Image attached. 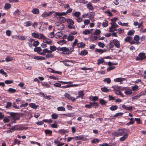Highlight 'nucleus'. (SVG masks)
Masks as SVG:
<instances>
[{
	"instance_id": "nucleus-1",
	"label": "nucleus",
	"mask_w": 146,
	"mask_h": 146,
	"mask_svg": "<svg viewBox=\"0 0 146 146\" xmlns=\"http://www.w3.org/2000/svg\"><path fill=\"white\" fill-rule=\"evenodd\" d=\"M72 9L69 8L66 12H56L53 14V16L54 17L64 16L66 15L68 13H71L72 11Z\"/></svg>"
},
{
	"instance_id": "nucleus-2",
	"label": "nucleus",
	"mask_w": 146,
	"mask_h": 146,
	"mask_svg": "<svg viewBox=\"0 0 146 146\" xmlns=\"http://www.w3.org/2000/svg\"><path fill=\"white\" fill-rule=\"evenodd\" d=\"M57 50H60L63 51V53L66 54H70L72 51L73 50H72L71 51V48L70 49L69 48H66L65 47L60 48H59V49L58 48Z\"/></svg>"
},
{
	"instance_id": "nucleus-3",
	"label": "nucleus",
	"mask_w": 146,
	"mask_h": 146,
	"mask_svg": "<svg viewBox=\"0 0 146 146\" xmlns=\"http://www.w3.org/2000/svg\"><path fill=\"white\" fill-rule=\"evenodd\" d=\"M32 36L34 38L42 39L45 38V36L43 34L33 33L32 34Z\"/></svg>"
},
{
	"instance_id": "nucleus-4",
	"label": "nucleus",
	"mask_w": 146,
	"mask_h": 146,
	"mask_svg": "<svg viewBox=\"0 0 146 146\" xmlns=\"http://www.w3.org/2000/svg\"><path fill=\"white\" fill-rule=\"evenodd\" d=\"M138 57L136 58V60H144L146 58V55L145 56V53L143 52L140 53L138 55Z\"/></svg>"
},
{
	"instance_id": "nucleus-5",
	"label": "nucleus",
	"mask_w": 146,
	"mask_h": 146,
	"mask_svg": "<svg viewBox=\"0 0 146 146\" xmlns=\"http://www.w3.org/2000/svg\"><path fill=\"white\" fill-rule=\"evenodd\" d=\"M50 50H48L47 48H45V50L47 54H50L52 53V52L55 51L57 48L55 46H50Z\"/></svg>"
},
{
	"instance_id": "nucleus-6",
	"label": "nucleus",
	"mask_w": 146,
	"mask_h": 146,
	"mask_svg": "<svg viewBox=\"0 0 146 146\" xmlns=\"http://www.w3.org/2000/svg\"><path fill=\"white\" fill-rule=\"evenodd\" d=\"M45 50V48L44 49L42 52V49L40 47H36L34 49V51H35L37 52L39 54L41 55H43L45 53H46V52H45L46 51Z\"/></svg>"
},
{
	"instance_id": "nucleus-7",
	"label": "nucleus",
	"mask_w": 146,
	"mask_h": 146,
	"mask_svg": "<svg viewBox=\"0 0 146 146\" xmlns=\"http://www.w3.org/2000/svg\"><path fill=\"white\" fill-rule=\"evenodd\" d=\"M64 96L69 100L72 102H74L76 100V98L71 96L70 95L67 93H66L64 95Z\"/></svg>"
},
{
	"instance_id": "nucleus-8",
	"label": "nucleus",
	"mask_w": 146,
	"mask_h": 146,
	"mask_svg": "<svg viewBox=\"0 0 146 146\" xmlns=\"http://www.w3.org/2000/svg\"><path fill=\"white\" fill-rule=\"evenodd\" d=\"M56 12H55L54 11H52L49 12L48 13H47L46 12H44L42 15V16L43 17H47L49 16H50L53 13H55Z\"/></svg>"
},
{
	"instance_id": "nucleus-9",
	"label": "nucleus",
	"mask_w": 146,
	"mask_h": 146,
	"mask_svg": "<svg viewBox=\"0 0 146 146\" xmlns=\"http://www.w3.org/2000/svg\"><path fill=\"white\" fill-rule=\"evenodd\" d=\"M62 62L66 66H69L71 65L70 64H68L66 62H70L72 63H73V64H74L75 63H77V62L74 61L72 60H66L65 61H62Z\"/></svg>"
},
{
	"instance_id": "nucleus-10",
	"label": "nucleus",
	"mask_w": 146,
	"mask_h": 146,
	"mask_svg": "<svg viewBox=\"0 0 146 146\" xmlns=\"http://www.w3.org/2000/svg\"><path fill=\"white\" fill-rule=\"evenodd\" d=\"M118 130L119 136L122 135L123 134H125V132H126V131L125 132V131L126 129H119Z\"/></svg>"
},
{
	"instance_id": "nucleus-11",
	"label": "nucleus",
	"mask_w": 146,
	"mask_h": 146,
	"mask_svg": "<svg viewBox=\"0 0 146 146\" xmlns=\"http://www.w3.org/2000/svg\"><path fill=\"white\" fill-rule=\"evenodd\" d=\"M99 36H97L93 33L91 35L90 37V38L91 40L94 41L97 40V39L99 38Z\"/></svg>"
},
{
	"instance_id": "nucleus-12",
	"label": "nucleus",
	"mask_w": 146,
	"mask_h": 146,
	"mask_svg": "<svg viewBox=\"0 0 146 146\" xmlns=\"http://www.w3.org/2000/svg\"><path fill=\"white\" fill-rule=\"evenodd\" d=\"M113 42L115 46L117 48H119L120 46L119 42L118 40L117 39H114L113 40Z\"/></svg>"
},
{
	"instance_id": "nucleus-13",
	"label": "nucleus",
	"mask_w": 146,
	"mask_h": 146,
	"mask_svg": "<svg viewBox=\"0 0 146 146\" xmlns=\"http://www.w3.org/2000/svg\"><path fill=\"white\" fill-rule=\"evenodd\" d=\"M43 39V42L44 43H46L48 44H51L52 41L49 38H45H45Z\"/></svg>"
},
{
	"instance_id": "nucleus-14",
	"label": "nucleus",
	"mask_w": 146,
	"mask_h": 146,
	"mask_svg": "<svg viewBox=\"0 0 146 146\" xmlns=\"http://www.w3.org/2000/svg\"><path fill=\"white\" fill-rule=\"evenodd\" d=\"M128 137V135L127 133H125L124 135L119 139L120 141H125Z\"/></svg>"
},
{
	"instance_id": "nucleus-15",
	"label": "nucleus",
	"mask_w": 146,
	"mask_h": 146,
	"mask_svg": "<svg viewBox=\"0 0 146 146\" xmlns=\"http://www.w3.org/2000/svg\"><path fill=\"white\" fill-rule=\"evenodd\" d=\"M87 7L90 11H92L94 9V7L92 6V4L90 2L89 3L86 5Z\"/></svg>"
},
{
	"instance_id": "nucleus-16",
	"label": "nucleus",
	"mask_w": 146,
	"mask_h": 146,
	"mask_svg": "<svg viewBox=\"0 0 146 146\" xmlns=\"http://www.w3.org/2000/svg\"><path fill=\"white\" fill-rule=\"evenodd\" d=\"M61 16H59V17L57 18V19L59 21L63 23H64L66 21V19L65 18Z\"/></svg>"
},
{
	"instance_id": "nucleus-17",
	"label": "nucleus",
	"mask_w": 146,
	"mask_h": 146,
	"mask_svg": "<svg viewBox=\"0 0 146 146\" xmlns=\"http://www.w3.org/2000/svg\"><path fill=\"white\" fill-rule=\"evenodd\" d=\"M58 29V30H61L64 28V25L63 24L60 23L57 25Z\"/></svg>"
},
{
	"instance_id": "nucleus-18",
	"label": "nucleus",
	"mask_w": 146,
	"mask_h": 146,
	"mask_svg": "<svg viewBox=\"0 0 146 146\" xmlns=\"http://www.w3.org/2000/svg\"><path fill=\"white\" fill-rule=\"evenodd\" d=\"M61 115L63 116H66L67 117H73L74 116V113H68L67 114H62Z\"/></svg>"
},
{
	"instance_id": "nucleus-19",
	"label": "nucleus",
	"mask_w": 146,
	"mask_h": 146,
	"mask_svg": "<svg viewBox=\"0 0 146 146\" xmlns=\"http://www.w3.org/2000/svg\"><path fill=\"white\" fill-rule=\"evenodd\" d=\"M67 38L68 40L72 41L74 39V36L73 35H72V34H69L67 36Z\"/></svg>"
},
{
	"instance_id": "nucleus-20",
	"label": "nucleus",
	"mask_w": 146,
	"mask_h": 146,
	"mask_svg": "<svg viewBox=\"0 0 146 146\" xmlns=\"http://www.w3.org/2000/svg\"><path fill=\"white\" fill-rule=\"evenodd\" d=\"M62 34L61 33L58 32L56 34L54 35L56 38H62Z\"/></svg>"
},
{
	"instance_id": "nucleus-21",
	"label": "nucleus",
	"mask_w": 146,
	"mask_h": 146,
	"mask_svg": "<svg viewBox=\"0 0 146 146\" xmlns=\"http://www.w3.org/2000/svg\"><path fill=\"white\" fill-rule=\"evenodd\" d=\"M81 13L79 12H76L74 13H72V15L73 16H75L76 17H78L80 15Z\"/></svg>"
},
{
	"instance_id": "nucleus-22",
	"label": "nucleus",
	"mask_w": 146,
	"mask_h": 146,
	"mask_svg": "<svg viewBox=\"0 0 146 146\" xmlns=\"http://www.w3.org/2000/svg\"><path fill=\"white\" fill-rule=\"evenodd\" d=\"M66 22L68 23V25H73L74 24V22L72 19H67Z\"/></svg>"
},
{
	"instance_id": "nucleus-23",
	"label": "nucleus",
	"mask_w": 146,
	"mask_h": 146,
	"mask_svg": "<svg viewBox=\"0 0 146 146\" xmlns=\"http://www.w3.org/2000/svg\"><path fill=\"white\" fill-rule=\"evenodd\" d=\"M32 13L35 14H37L39 13V9L37 8H34L32 11Z\"/></svg>"
},
{
	"instance_id": "nucleus-24",
	"label": "nucleus",
	"mask_w": 146,
	"mask_h": 146,
	"mask_svg": "<svg viewBox=\"0 0 146 146\" xmlns=\"http://www.w3.org/2000/svg\"><path fill=\"white\" fill-rule=\"evenodd\" d=\"M88 52L87 50H82L79 54L81 55L85 56L87 54Z\"/></svg>"
},
{
	"instance_id": "nucleus-25",
	"label": "nucleus",
	"mask_w": 146,
	"mask_h": 146,
	"mask_svg": "<svg viewBox=\"0 0 146 146\" xmlns=\"http://www.w3.org/2000/svg\"><path fill=\"white\" fill-rule=\"evenodd\" d=\"M32 24V23L30 21H27L24 23V26L27 27L31 26Z\"/></svg>"
},
{
	"instance_id": "nucleus-26",
	"label": "nucleus",
	"mask_w": 146,
	"mask_h": 146,
	"mask_svg": "<svg viewBox=\"0 0 146 146\" xmlns=\"http://www.w3.org/2000/svg\"><path fill=\"white\" fill-rule=\"evenodd\" d=\"M34 58L36 60H44L45 58L41 56H35L34 57Z\"/></svg>"
},
{
	"instance_id": "nucleus-27",
	"label": "nucleus",
	"mask_w": 146,
	"mask_h": 146,
	"mask_svg": "<svg viewBox=\"0 0 146 146\" xmlns=\"http://www.w3.org/2000/svg\"><path fill=\"white\" fill-rule=\"evenodd\" d=\"M111 28H116L118 27V25L114 22H112L111 23Z\"/></svg>"
},
{
	"instance_id": "nucleus-28",
	"label": "nucleus",
	"mask_w": 146,
	"mask_h": 146,
	"mask_svg": "<svg viewBox=\"0 0 146 146\" xmlns=\"http://www.w3.org/2000/svg\"><path fill=\"white\" fill-rule=\"evenodd\" d=\"M90 104H92V107H94L95 108H96L98 107L99 104L97 102H90Z\"/></svg>"
},
{
	"instance_id": "nucleus-29",
	"label": "nucleus",
	"mask_w": 146,
	"mask_h": 146,
	"mask_svg": "<svg viewBox=\"0 0 146 146\" xmlns=\"http://www.w3.org/2000/svg\"><path fill=\"white\" fill-rule=\"evenodd\" d=\"M96 52L100 53H102L104 52H106V49H104L103 50L101 49H97L96 50Z\"/></svg>"
},
{
	"instance_id": "nucleus-30",
	"label": "nucleus",
	"mask_w": 146,
	"mask_h": 146,
	"mask_svg": "<svg viewBox=\"0 0 146 146\" xmlns=\"http://www.w3.org/2000/svg\"><path fill=\"white\" fill-rule=\"evenodd\" d=\"M132 93V91L130 89H127L124 92V93L126 95L131 94Z\"/></svg>"
},
{
	"instance_id": "nucleus-31",
	"label": "nucleus",
	"mask_w": 146,
	"mask_h": 146,
	"mask_svg": "<svg viewBox=\"0 0 146 146\" xmlns=\"http://www.w3.org/2000/svg\"><path fill=\"white\" fill-rule=\"evenodd\" d=\"M125 78H117L114 79V81L115 82H121L123 81Z\"/></svg>"
},
{
	"instance_id": "nucleus-32",
	"label": "nucleus",
	"mask_w": 146,
	"mask_h": 146,
	"mask_svg": "<svg viewBox=\"0 0 146 146\" xmlns=\"http://www.w3.org/2000/svg\"><path fill=\"white\" fill-rule=\"evenodd\" d=\"M131 37L129 36H127L124 39V41L125 42H129L130 40L132 39Z\"/></svg>"
},
{
	"instance_id": "nucleus-33",
	"label": "nucleus",
	"mask_w": 146,
	"mask_h": 146,
	"mask_svg": "<svg viewBox=\"0 0 146 146\" xmlns=\"http://www.w3.org/2000/svg\"><path fill=\"white\" fill-rule=\"evenodd\" d=\"M123 113H122L121 112L117 113H116L115 114L114 116H113L112 118H109V119H113V117H117L118 116L122 115H123Z\"/></svg>"
},
{
	"instance_id": "nucleus-34",
	"label": "nucleus",
	"mask_w": 146,
	"mask_h": 146,
	"mask_svg": "<svg viewBox=\"0 0 146 146\" xmlns=\"http://www.w3.org/2000/svg\"><path fill=\"white\" fill-rule=\"evenodd\" d=\"M29 106L34 109H36L37 108V106L34 103H30L29 104Z\"/></svg>"
},
{
	"instance_id": "nucleus-35",
	"label": "nucleus",
	"mask_w": 146,
	"mask_h": 146,
	"mask_svg": "<svg viewBox=\"0 0 146 146\" xmlns=\"http://www.w3.org/2000/svg\"><path fill=\"white\" fill-rule=\"evenodd\" d=\"M90 31L88 29H86L83 32V33L85 35H87L91 33Z\"/></svg>"
},
{
	"instance_id": "nucleus-36",
	"label": "nucleus",
	"mask_w": 146,
	"mask_h": 146,
	"mask_svg": "<svg viewBox=\"0 0 146 146\" xmlns=\"http://www.w3.org/2000/svg\"><path fill=\"white\" fill-rule=\"evenodd\" d=\"M117 105L112 106L110 108V109L112 111H114L116 110L117 109Z\"/></svg>"
},
{
	"instance_id": "nucleus-37",
	"label": "nucleus",
	"mask_w": 146,
	"mask_h": 146,
	"mask_svg": "<svg viewBox=\"0 0 146 146\" xmlns=\"http://www.w3.org/2000/svg\"><path fill=\"white\" fill-rule=\"evenodd\" d=\"M11 7V5L9 3H7L5 4L4 8L5 9H9Z\"/></svg>"
},
{
	"instance_id": "nucleus-38",
	"label": "nucleus",
	"mask_w": 146,
	"mask_h": 146,
	"mask_svg": "<svg viewBox=\"0 0 146 146\" xmlns=\"http://www.w3.org/2000/svg\"><path fill=\"white\" fill-rule=\"evenodd\" d=\"M16 90L11 88H10L8 90V91L10 93H14L16 92Z\"/></svg>"
},
{
	"instance_id": "nucleus-39",
	"label": "nucleus",
	"mask_w": 146,
	"mask_h": 146,
	"mask_svg": "<svg viewBox=\"0 0 146 146\" xmlns=\"http://www.w3.org/2000/svg\"><path fill=\"white\" fill-rule=\"evenodd\" d=\"M77 46L78 47H84L85 46V44L83 42H80L77 44Z\"/></svg>"
},
{
	"instance_id": "nucleus-40",
	"label": "nucleus",
	"mask_w": 146,
	"mask_h": 146,
	"mask_svg": "<svg viewBox=\"0 0 146 146\" xmlns=\"http://www.w3.org/2000/svg\"><path fill=\"white\" fill-rule=\"evenodd\" d=\"M17 37L19 40H24L26 39V37L24 36H18Z\"/></svg>"
},
{
	"instance_id": "nucleus-41",
	"label": "nucleus",
	"mask_w": 146,
	"mask_h": 146,
	"mask_svg": "<svg viewBox=\"0 0 146 146\" xmlns=\"http://www.w3.org/2000/svg\"><path fill=\"white\" fill-rule=\"evenodd\" d=\"M57 110L58 111H65V108L62 106L59 107L57 108Z\"/></svg>"
},
{
	"instance_id": "nucleus-42",
	"label": "nucleus",
	"mask_w": 146,
	"mask_h": 146,
	"mask_svg": "<svg viewBox=\"0 0 146 146\" xmlns=\"http://www.w3.org/2000/svg\"><path fill=\"white\" fill-rule=\"evenodd\" d=\"M101 90L104 92H107L109 91V89L106 87H103L101 88Z\"/></svg>"
},
{
	"instance_id": "nucleus-43",
	"label": "nucleus",
	"mask_w": 146,
	"mask_h": 146,
	"mask_svg": "<svg viewBox=\"0 0 146 146\" xmlns=\"http://www.w3.org/2000/svg\"><path fill=\"white\" fill-rule=\"evenodd\" d=\"M95 15V13L94 12H91L89 13V17L90 19L94 18Z\"/></svg>"
},
{
	"instance_id": "nucleus-44",
	"label": "nucleus",
	"mask_w": 146,
	"mask_h": 146,
	"mask_svg": "<svg viewBox=\"0 0 146 146\" xmlns=\"http://www.w3.org/2000/svg\"><path fill=\"white\" fill-rule=\"evenodd\" d=\"M103 81L104 82H106L107 83L109 84L111 82V80L110 78H107L104 79Z\"/></svg>"
},
{
	"instance_id": "nucleus-45",
	"label": "nucleus",
	"mask_w": 146,
	"mask_h": 146,
	"mask_svg": "<svg viewBox=\"0 0 146 146\" xmlns=\"http://www.w3.org/2000/svg\"><path fill=\"white\" fill-rule=\"evenodd\" d=\"M12 105V103L10 102H7V104L5 106V108H9Z\"/></svg>"
},
{
	"instance_id": "nucleus-46",
	"label": "nucleus",
	"mask_w": 146,
	"mask_h": 146,
	"mask_svg": "<svg viewBox=\"0 0 146 146\" xmlns=\"http://www.w3.org/2000/svg\"><path fill=\"white\" fill-rule=\"evenodd\" d=\"M101 33V31L99 29H96L95 32L93 33L95 35L98 36Z\"/></svg>"
},
{
	"instance_id": "nucleus-47",
	"label": "nucleus",
	"mask_w": 146,
	"mask_h": 146,
	"mask_svg": "<svg viewBox=\"0 0 146 146\" xmlns=\"http://www.w3.org/2000/svg\"><path fill=\"white\" fill-rule=\"evenodd\" d=\"M45 132L46 134L51 135L52 131L51 130L48 129H46L45 130Z\"/></svg>"
},
{
	"instance_id": "nucleus-48",
	"label": "nucleus",
	"mask_w": 146,
	"mask_h": 146,
	"mask_svg": "<svg viewBox=\"0 0 146 146\" xmlns=\"http://www.w3.org/2000/svg\"><path fill=\"white\" fill-rule=\"evenodd\" d=\"M51 117L52 119H55L58 118V115L56 114H53L51 115Z\"/></svg>"
},
{
	"instance_id": "nucleus-49",
	"label": "nucleus",
	"mask_w": 146,
	"mask_h": 146,
	"mask_svg": "<svg viewBox=\"0 0 146 146\" xmlns=\"http://www.w3.org/2000/svg\"><path fill=\"white\" fill-rule=\"evenodd\" d=\"M100 140L98 139H94L91 141V142L92 143H96L99 142Z\"/></svg>"
},
{
	"instance_id": "nucleus-50",
	"label": "nucleus",
	"mask_w": 146,
	"mask_h": 146,
	"mask_svg": "<svg viewBox=\"0 0 146 146\" xmlns=\"http://www.w3.org/2000/svg\"><path fill=\"white\" fill-rule=\"evenodd\" d=\"M104 62V60L103 59H99L98 60L97 64L98 65Z\"/></svg>"
},
{
	"instance_id": "nucleus-51",
	"label": "nucleus",
	"mask_w": 146,
	"mask_h": 146,
	"mask_svg": "<svg viewBox=\"0 0 146 146\" xmlns=\"http://www.w3.org/2000/svg\"><path fill=\"white\" fill-rule=\"evenodd\" d=\"M0 73L3 75H5V77H6L7 76V73L3 69H1L0 70Z\"/></svg>"
},
{
	"instance_id": "nucleus-52",
	"label": "nucleus",
	"mask_w": 146,
	"mask_h": 146,
	"mask_svg": "<svg viewBox=\"0 0 146 146\" xmlns=\"http://www.w3.org/2000/svg\"><path fill=\"white\" fill-rule=\"evenodd\" d=\"M53 31L50 33V34L48 36L50 38H53L54 36V31L55 30L54 29H53Z\"/></svg>"
},
{
	"instance_id": "nucleus-53",
	"label": "nucleus",
	"mask_w": 146,
	"mask_h": 146,
	"mask_svg": "<svg viewBox=\"0 0 146 146\" xmlns=\"http://www.w3.org/2000/svg\"><path fill=\"white\" fill-rule=\"evenodd\" d=\"M139 35H137L134 36V40L136 41V42H139Z\"/></svg>"
},
{
	"instance_id": "nucleus-54",
	"label": "nucleus",
	"mask_w": 146,
	"mask_h": 146,
	"mask_svg": "<svg viewBox=\"0 0 146 146\" xmlns=\"http://www.w3.org/2000/svg\"><path fill=\"white\" fill-rule=\"evenodd\" d=\"M135 33V31L131 30L129 31L127 33V35H133Z\"/></svg>"
},
{
	"instance_id": "nucleus-55",
	"label": "nucleus",
	"mask_w": 146,
	"mask_h": 146,
	"mask_svg": "<svg viewBox=\"0 0 146 146\" xmlns=\"http://www.w3.org/2000/svg\"><path fill=\"white\" fill-rule=\"evenodd\" d=\"M78 95L80 96L82 98L83 96H84V92L83 91H80L78 92Z\"/></svg>"
},
{
	"instance_id": "nucleus-56",
	"label": "nucleus",
	"mask_w": 146,
	"mask_h": 146,
	"mask_svg": "<svg viewBox=\"0 0 146 146\" xmlns=\"http://www.w3.org/2000/svg\"><path fill=\"white\" fill-rule=\"evenodd\" d=\"M100 102L102 105H104L107 103L104 100L101 99L100 100Z\"/></svg>"
},
{
	"instance_id": "nucleus-57",
	"label": "nucleus",
	"mask_w": 146,
	"mask_h": 146,
	"mask_svg": "<svg viewBox=\"0 0 146 146\" xmlns=\"http://www.w3.org/2000/svg\"><path fill=\"white\" fill-rule=\"evenodd\" d=\"M39 44V42L38 41H34L33 42V45L34 46H37Z\"/></svg>"
},
{
	"instance_id": "nucleus-58",
	"label": "nucleus",
	"mask_w": 146,
	"mask_h": 146,
	"mask_svg": "<svg viewBox=\"0 0 146 146\" xmlns=\"http://www.w3.org/2000/svg\"><path fill=\"white\" fill-rule=\"evenodd\" d=\"M13 60V59L12 57H10L9 56H7L5 59V60L7 62H9Z\"/></svg>"
},
{
	"instance_id": "nucleus-59",
	"label": "nucleus",
	"mask_w": 146,
	"mask_h": 146,
	"mask_svg": "<svg viewBox=\"0 0 146 146\" xmlns=\"http://www.w3.org/2000/svg\"><path fill=\"white\" fill-rule=\"evenodd\" d=\"M53 56V55L51 54H48L46 56V57L47 58H52Z\"/></svg>"
},
{
	"instance_id": "nucleus-60",
	"label": "nucleus",
	"mask_w": 146,
	"mask_h": 146,
	"mask_svg": "<svg viewBox=\"0 0 146 146\" xmlns=\"http://www.w3.org/2000/svg\"><path fill=\"white\" fill-rule=\"evenodd\" d=\"M41 83L42 84V86H45L47 88H49L50 87V85L49 84H47V83H46L44 82L43 83L42 82H41Z\"/></svg>"
},
{
	"instance_id": "nucleus-61",
	"label": "nucleus",
	"mask_w": 146,
	"mask_h": 146,
	"mask_svg": "<svg viewBox=\"0 0 146 146\" xmlns=\"http://www.w3.org/2000/svg\"><path fill=\"white\" fill-rule=\"evenodd\" d=\"M13 80H6L5 81V83L7 84H9L13 83Z\"/></svg>"
},
{
	"instance_id": "nucleus-62",
	"label": "nucleus",
	"mask_w": 146,
	"mask_h": 146,
	"mask_svg": "<svg viewBox=\"0 0 146 146\" xmlns=\"http://www.w3.org/2000/svg\"><path fill=\"white\" fill-rule=\"evenodd\" d=\"M75 140H81L82 139V137L80 136H77L74 137Z\"/></svg>"
},
{
	"instance_id": "nucleus-63",
	"label": "nucleus",
	"mask_w": 146,
	"mask_h": 146,
	"mask_svg": "<svg viewBox=\"0 0 146 146\" xmlns=\"http://www.w3.org/2000/svg\"><path fill=\"white\" fill-rule=\"evenodd\" d=\"M105 13L108 14V15L110 16H111L112 15V13L109 10L105 11Z\"/></svg>"
},
{
	"instance_id": "nucleus-64",
	"label": "nucleus",
	"mask_w": 146,
	"mask_h": 146,
	"mask_svg": "<svg viewBox=\"0 0 146 146\" xmlns=\"http://www.w3.org/2000/svg\"><path fill=\"white\" fill-rule=\"evenodd\" d=\"M98 46L102 48H103L105 46V44L103 43L100 42L98 43Z\"/></svg>"
}]
</instances>
